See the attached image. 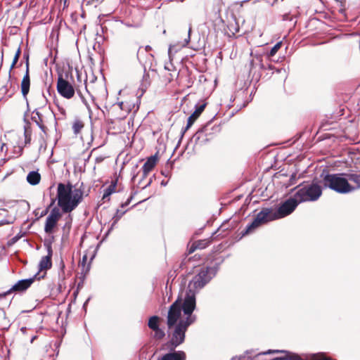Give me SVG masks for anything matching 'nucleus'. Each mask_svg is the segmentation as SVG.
Instances as JSON below:
<instances>
[{
    "instance_id": "1",
    "label": "nucleus",
    "mask_w": 360,
    "mask_h": 360,
    "mask_svg": "<svg viewBox=\"0 0 360 360\" xmlns=\"http://www.w3.org/2000/svg\"><path fill=\"white\" fill-rule=\"evenodd\" d=\"M212 275V269H202L189 283L188 292L184 300L178 298L170 307L167 316V325L169 329L175 326L171 340L167 344L171 349H174L184 342L187 328L195 321V318L192 316L195 307V292L202 288L210 280Z\"/></svg>"
},
{
    "instance_id": "2",
    "label": "nucleus",
    "mask_w": 360,
    "mask_h": 360,
    "mask_svg": "<svg viewBox=\"0 0 360 360\" xmlns=\"http://www.w3.org/2000/svg\"><path fill=\"white\" fill-rule=\"evenodd\" d=\"M323 181L325 187L340 193H347L360 188V173L328 174Z\"/></svg>"
},
{
    "instance_id": "3",
    "label": "nucleus",
    "mask_w": 360,
    "mask_h": 360,
    "mask_svg": "<svg viewBox=\"0 0 360 360\" xmlns=\"http://www.w3.org/2000/svg\"><path fill=\"white\" fill-rule=\"evenodd\" d=\"M83 191L71 184H59L57 189L58 205L64 212L72 211L82 201Z\"/></svg>"
},
{
    "instance_id": "4",
    "label": "nucleus",
    "mask_w": 360,
    "mask_h": 360,
    "mask_svg": "<svg viewBox=\"0 0 360 360\" xmlns=\"http://www.w3.org/2000/svg\"><path fill=\"white\" fill-rule=\"evenodd\" d=\"M321 195V188L317 184H311L302 187L297 190L295 195L300 203L304 201H314Z\"/></svg>"
},
{
    "instance_id": "5",
    "label": "nucleus",
    "mask_w": 360,
    "mask_h": 360,
    "mask_svg": "<svg viewBox=\"0 0 360 360\" xmlns=\"http://www.w3.org/2000/svg\"><path fill=\"white\" fill-rule=\"evenodd\" d=\"M278 219L275 210L267 208L264 209L257 214L255 220L250 226H248L246 232H250L252 230L259 227L262 224Z\"/></svg>"
},
{
    "instance_id": "6",
    "label": "nucleus",
    "mask_w": 360,
    "mask_h": 360,
    "mask_svg": "<svg viewBox=\"0 0 360 360\" xmlns=\"http://www.w3.org/2000/svg\"><path fill=\"white\" fill-rule=\"evenodd\" d=\"M300 202L297 200V198L294 196L285 202H283L278 210H275L278 219L283 218L290 214L295 209Z\"/></svg>"
},
{
    "instance_id": "7",
    "label": "nucleus",
    "mask_w": 360,
    "mask_h": 360,
    "mask_svg": "<svg viewBox=\"0 0 360 360\" xmlns=\"http://www.w3.org/2000/svg\"><path fill=\"white\" fill-rule=\"evenodd\" d=\"M58 92L64 98L70 99L75 95L73 86L68 81L60 77L57 82Z\"/></svg>"
},
{
    "instance_id": "8",
    "label": "nucleus",
    "mask_w": 360,
    "mask_h": 360,
    "mask_svg": "<svg viewBox=\"0 0 360 360\" xmlns=\"http://www.w3.org/2000/svg\"><path fill=\"white\" fill-rule=\"evenodd\" d=\"M60 217L61 214L60 210L58 208H53L46 218L44 227L45 232L47 233H53Z\"/></svg>"
},
{
    "instance_id": "9",
    "label": "nucleus",
    "mask_w": 360,
    "mask_h": 360,
    "mask_svg": "<svg viewBox=\"0 0 360 360\" xmlns=\"http://www.w3.org/2000/svg\"><path fill=\"white\" fill-rule=\"evenodd\" d=\"M274 353H284L285 355L283 356L277 357L274 359L273 360H301V358L292 353L288 352L284 350H271L269 349L267 352L259 353L258 355L261 354H274Z\"/></svg>"
},
{
    "instance_id": "10",
    "label": "nucleus",
    "mask_w": 360,
    "mask_h": 360,
    "mask_svg": "<svg viewBox=\"0 0 360 360\" xmlns=\"http://www.w3.org/2000/svg\"><path fill=\"white\" fill-rule=\"evenodd\" d=\"M205 108V104H202L195 107V111L191 114V115L188 119L186 130L188 129L193 125L195 121L199 117V116L203 112Z\"/></svg>"
},
{
    "instance_id": "11",
    "label": "nucleus",
    "mask_w": 360,
    "mask_h": 360,
    "mask_svg": "<svg viewBox=\"0 0 360 360\" xmlns=\"http://www.w3.org/2000/svg\"><path fill=\"white\" fill-rule=\"evenodd\" d=\"M30 75H29V65H28V63H27L26 72L22 78V82H21V91H22V94L24 96H26L27 94H28L29 90H30Z\"/></svg>"
},
{
    "instance_id": "12",
    "label": "nucleus",
    "mask_w": 360,
    "mask_h": 360,
    "mask_svg": "<svg viewBox=\"0 0 360 360\" xmlns=\"http://www.w3.org/2000/svg\"><path fill=\"white\" fill-rule=\"evenodd\" d=\"M158 162L157 155L150 156L146 160L143 166V175L147 176L152 171Z\"/></svg>"
},
{
    "instance_id": "13",
    "label": "nucleus",
    "mask_w": 360,
    "mask_h": 360,
    "mask_svg": "<svg viewBox=\"0 0 360 360\" xmlns=\"http://www.w3.org/2000/svg\"><path fill=\"white\" fill-rule=\"evenodd\" d=\"M186 354L182 351L167 353L158 358V360H185Z\"/></svg>"
},
{
    "instance_id": "14",
    "label": "nucleus",
    "mask_w": 360,
    "mask_h": 360,
    "mask_svg": "<svg viewBox=\"0 0 360 360\" xmlns=\"http://www.w3.org/2000/svg\"><path fill=\"white\" fill-rule=\"evenodd\" d=\"M34 278L24 279L19 281L17 283H15L11 290L13 291H23L27 289L33 283Z\"/></svg>"
},
{
    "instance_id": "15",
    "label": "nucleus",
    "mask_w": 360,
    "mask_h": 360,
    "mask_svg": "<svg viewBox=\"0 0 360 360\" xmlns=\"http://www.w3.org/2000/svg\"><path fill=\"white\" fill-rule=\"evenodd\" d=\"M84 127V122L80 118H75L72 122V129L75 135L81 133Z\"/></svg>"
},
{
    "instance_id": "16",
    "label": "nucleus",
    "mask_w": 360,
    "mask_h": 360,
    "mask_svg": "<svg viewBox=\"0 0 360 360\" xmlns=\"http://www.w3.org/2000/svg\"><path fill=\"white\" fill-rule=\"evenodd\" d=\"M51 251L49 250V255L41 258V259L39 262V268L41 271L46 270V269L51 268Z\"/></svg>"
},
{
    "instance_id": "17",
    "label": "nucleus",
    "mask_w": 360,
    "mask_h": 360,
    "mask_svg": "<svg viewBox=\"0 0 360 360\" xmlns=\"http://www.w3.org/2000/svg\"><path fill=\"white\" fill-rule=\"evenodd\" d=\"M40 179V174L37 172H31L27 176V181L32 185L39 184Z\"/></svg>"
},
{
    "instance_id": "18",
    "label": "nucleus",
    "mask_w": 360,
    "mask_h": 360,
    "mask_svg": "<svg viewBox=\"0 0 360 360\" xmlns=\"http://www.w3.org/2000/svg\"><path fill=\"white\" fill-rule=\"evenodd\" d=\"M159 318L158 316H152L148 321V326L153 330L157 329L158 327Z\"/></svg>"
},
{
    "instance_id": "19",
    "label": "nucleus",
    "mask_w": 360,
    "mask_h": 360,
    "mask_svg": "<svg viewBox=\"0 0 360 360\" xmlns=\"http://www.w3.org/2000/svg\"><path fill=\"white\" fill-rule=\"evenodd\" d=\"M116 184L112 183L105 191L103 198L109 197L112 193L115 192Z\"/></svg>"
},
{
    "instance_id": "20",
    "label": "nucleus",
    "mask_w": 360,
    "mask_h": 360,
    "mask_svg": "<svg viewBox=\"0 0 360 360\" xmlns=\"http://www.w3.org/2000/svg\"><path fill=\"white\" fill-rule=\"evenodd\" d=\"M20 53H21V50H20V48L18 47L17 51H16V53L15 54V56L13 58V63H12L11 66V69H13L15 67V64L18 63V59H19L20 56Z\"/></svg>"
},
{
    "instance_id": "21",
    "label": "nucleus",
    "mask_w": 360,
    "mask_h": 360,
    "mask_svg": "<svg viewBox=\"0 0 360 360\" xmlns=\"http://www.w3.org/2000/svg\"><path fill=\"white\" fill-rule=\"evenodd\" d=\"M155 334L154 337L157 339H162L165 336V333L161 329L158 328L157 329L153 330Z\"/></svg>"
},
{
    "instance_id": "22",
    "label": "nucleus",
    "mask_w": 360,
    "mask_h": 360,
    "mask_svg": "<svg viewBox=\"0 0 360 360\" xmlns=\"http://www.w3.org/2000/svg\"><path fill=\"white\" fill-rule=\"evenodd\" d=\"M281 42H278L276 44L274 45V46L271 49V51H270V56H274L277 51L280 49V48L281 47Z\"/></svg>"
},
{
    "instance_id": "23",
    "label": "nucleus",
    "mask_w": 360,
    "mask_h": 360,
    "mask_svg": "<svg viewBox=\"0 0 360 360\" xmlns=\"http://www.w3.org/2000/svg\"><path fill=\"white\" fill-rule=\"evenodd\" d=\"M191 29L190 28L189 30H188V39L185 40V42L184 43V44L182 45L183 46H186L188 42H189V40H190V32H191Z\"/></svg>"
},
{
    "instance_id": "24",
    "label": "nucleus",
    "mask_w": 360,
    "mask_h": 360,
    "mask_svg": "<svg viewBox=\"0 0 360 360\" xmlns=\"http://www.w3.org/2000/svg\"><path fill=\"white\" fill-rule=\"evenodd\" d=\"M117 106L120 108V109L121 110H124V103L123 102H120L117 104Z\"/></svg>"
},
{
    "instance_id": "25",
    "label": "nucleus",
    "mask_w": 360,
    "mask_h": 360,
    "mask_svg": "<svg viewBox=\"0 0 360 360\" xmlns=\"http://www.w3.org/2000/svg\"><path fill=\"white\" fill-rule=\"evenodd\" d=\"M172 49V46H170L169 48V51H168V53H169V56H171Z\"/></svg>"
},
{
    "instance_id": "26",
    "label": "nucleus",
    "mask_w": 360,
    "mask_h": 360,
    "mask_svg": "<svg viewBox=\"0 0 360 360\" xmlns=\"http://www.w3.org/2000/svg\"><path fill=\"white\" fill-rule=\"evenodd\" d=\"M145 49H146V51H150L151 49V47L150 46H146L145 47Z\"/></svg>"
},
{
    "instance_id": "27",
    "label": "nucleus",
    "mask_w": 360,
    "mask_h": 360,
    "mask_svg": "<svg viewBox=\"0 0 360 360\" xmlns=\"http://www.w3.org/2000/svg\"><path fill=\"white\" fill-rule=\"evenodd\" d=\"M25 330H26V328H21V331H22V333H25Z\"/></svg>"
},
{
    "instance_id": "28",
    "label": "nucleus",
    "mask_w": 360,
    "mask_h": 360,
    "mask_svg": "<svg viewBox=\"0 0 360 360\" xmlns=\"http://www.w3.org/2000/svg\"><path fill=\"white\" fill-rule=\"evenodd\" d=\"M126 112H128L129 111V108L125 109Z\"/></svg>"
}]
</instances>
